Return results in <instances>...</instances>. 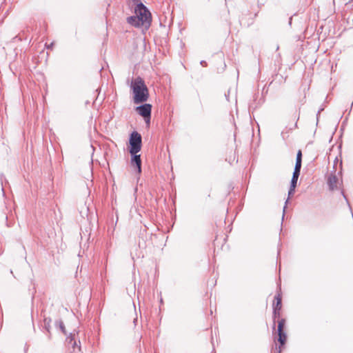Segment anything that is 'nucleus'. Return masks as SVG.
<instances>
[{"mask_svg":"<svg viewBox=\"0 0 353 353\" xmlns=\"http://www.w3.org/2000/svg\"><path fill=\"white\" fill-rule=\"evenodd\" d=\"M135 15L127 18V22L134 26L148 27L151 23V14L147 8L142 3H139L134 10Z\"/></svg>","mask_w":353,"mask_h":353,"instance_id":"obj_1","label":"nucleus"},{"mask_svg":"<svg viewBox=\"0 0 353 353\" xmlns=\"http://www.w3.org/2000/svg\"><path fill=\"white\" fill-rule=\"evenodd\" d=\"M130 87L133 91L134 103H141L148 100L149 97L148 89L142 78L138 77L132 80Z\"/></svg>","mask_w":353,"mask_h":353,"instance_id":"obj_2","label":"nucleus"},{"mask_svg":"<svg viewBox=\"0 0 353 353\" xmlns=\"http://www.w3.org/2000/svg\"><path fill=\"white\" fill-rule=\"evenodd\" d=\"M130 153L131 154H137L141 149L142 138L139 133L133 132L130 137Z\"/></svg>","mask_w":353,"mask_h":353,"instance_id":"obj_3","label":"nucleus"},{"mask_svg":"<svg viewBox=\"0 0 353 353\" xmlns=\"http://www.w3.org/2000/svg\"><path fill=\"white\" fill-rule=\"evenodd\" d=\"M136 110L139 114L144 118L145 123L149 125L151 117L152 105L149 103H145L137 107Z\"/></svg>","mask_w":353,"mask_h":353,"instance_id":"obj_4","label":"nucleus"},{"mask_svg":"<svg viewBox=\"0 0 353 353\" xmlns=\"http://www.w3.org/2000/svg\"><path fill=\"white\" fill-rule=\"evenodd\" d=\"M327 185L330 190L339 188V181L335 173H331L327 178Z\"/></svg>","mask_w":353,"mask_h":353,"instance_id":"obj_5","label":"nucleus"},{"mask_svg":"<svg viewBox=\"0 0 353 353\" xmlns=\"http://www.w3.org/2000/svg\"><path fill=\"white\" fill-rule=\"evenodd\" d=\"M131 163L133 166H136L138 173L141 172V160L140 155L137 154H132Z\"/></svg>","mask_w":353,"mask_h":353,"instance_id":"obj_6","label":"nucleus"},{"mask_svg":"<svg viewBox=\"0 0 353 353\" xmlns=\"http://www.w3.org/2000/svg\"><path fill=\"white\" fill-rule=\"evenodd\" d=\"M282 298L281 294L278 292L277 294L274 296V302L273 303V310H281L282 306Z\"/></svg>","mask_w":353,"mask_h":353,"instance_id":"obj_7","label":"nucleus"},{"mask_svg":"<svg viewBox=\"0 0 353 353\" xmlns=\"http://www.w3.org/2000/svg\"><path fill=\"white\" fill-rule=\"evenodd\" d=\"M301 163H302V152L301 150H299L296 154V164L294 167V172H301Z\"/></svg>","mask_w":353,"mask_h":353,"instance_id":"obj_8","label":"nucleus"},{"mask_svg":"<svg viewBox=\"0 0 353 353\" xmlns=\"http://www.w3.org/2000/svg\"><path fill=\"white\" fill-rule=\"evenodd\" d=\"M299 175H300V172H296L294 171L293 172L292 177L291 179V183H290V187H292V188H296Z\"/></svg>","mask_w":353,"mask_h":353,"instance_id":"obj_9","label":"nucleus"},{"mask_svg":"<svg viewBox=\"0 0 353 353\" xmlns=\"http://www.w3.org/2000/svg\"><path fill=\"white\" fill-rule=\"evenodd\" d=\"M287 339L286 334L282 330L281 332H278V341L280 343L281 346L285 343Z\"/></svg>","mask_w":353,"mask_h":353,"instance_id":"obj_10","label":"nucleus"},{"mask_svg":"<svg viewBox=\"0 0 353 353\" xmlns=\"http://www.w3.org/2000/svg\"><path fill=\"white\" fill-rule=\"evenodd\" d=\"M55 326L57 327H59L60 329V330L64 334H66V332H65V325H64V323L63 322L61 321V320H59V321H57L56 323H55Z\"/></svg>","mask_w":353,"mask_h":353,"instance_id":"obj_11","label":"nucleus"},{"mask_svg":"<svg viewBox=\"0 0 353 353\" xmlns=\"http://www.w3.org/2000/svg\"><path fill=\"white\" fill-rule=\"evenodd\" d=\"M285 323V320L284 319H281L279 320L277 332H281L282 330H283Z\"/></svg>","mask_w":353,"mask_h":353,"instance_id":"obj_12","label":"nucleus"},{"mask_svg":"<svg viewBox=\"0 0 353 353\" xmlns=\"http://www.w3.org/2000/svg\"><path fill=\"white\" fill-rule=\"evenodd\" d=\"M281 310H274L273 312V319H274V329H275V321L276 319H280L281 316Z\"/></svg>","mask_w":353,"mask_h":353,"instance_id":"obj_13","label":"nucleus"},{"mask_svg":"<svg viewBox=\"0 0 353 353\" xmlns=\"http://www.w3.org/2000/svg\"><path fill=\"white\" fill-rule=\"evenodd\" d=\"M50 323L51 319H44V325L45 328L49 332V329L50 328Z\"/></svg>","mask_w":353,"mask_h":353,"instance_id":"obj_14","label":"nucleus"},{"mask_svg":"<svg viewBox=\"0 0 353 353\" xmlns=\"http://www.w3.org/2000/svg\"><path fill=\"white\" fill-rule=\"evenodd\" d=\"M68 339H69V343L72 344V347L74 348V350H75V346L77 345V343L75 341H74V339L72 338V334L70 335V336L69 338H68Z\"/></svg>","mask_w":353,"mask_h":353,"instance_id":"obj_15","label":"nucleus"},{"mask_svg":"<svg viewBox=\"0 0 353 353\" xmlns=\"http://www.w3.org/2000/svg\"><path fill=\"white\" fill-rule=\"evenodd\" d=\"M281 346L278 347L277 345H275V347L272 350V353H281Z\"/></svg>","mask_w":353,"mask_h":353,"instance_id":"obj_16","label":"nucleus"},{"mask_svg":"<svg viewBox=\"0 0 353 353\" xmlns=\"http://www.w3.org/2000/svg\"><path fill=\"white\" fill-rule=\"evenodd\" d=\"M295 188H292V187L290 188V190L288 191V196H290L294 193Z\"/></svg>","mask_w":353,"mask_h":353,"instance_id":"obj_17","label":"nucleus"},{"mask_svg":"<svg viewBox=\"0 0 353 353\" xmlns=\"http://www.w3.org/2000/svg\"><path fill=\"white\" fill-rule=\"evenodd\" d=\"M200 63L203 67H205L207 65V63L205 61H201Z\"/></svg>","mask_w":353,"mask_h":353,"instance_id":"obj_18","label":"nucleus"},{"mask_svg":"<svg viewBox=\"0 0 353 353\" xmlns=\"http://www.w3.org/2000/svg\"><path fill=\"white\" fill-rule=\"evenodd\" d=\"M52 46H53V43H52L49 46H48V48H51Z\"/></svg>","mask_w":353,"mask_h":353,"instance_id":"obj_19","label":"nucleus"},{"mask_svg":"<svg viewBox=\"0 0 353 353\" xmlns=\"http://www.w3.org/2000/svg\"><path fill=\"white\" fill-rule=\"evenodd\" d=\"M285 208H286V206H284V207H283V213L285 212ZM283 216H284V214H283Z\"/></svg>","mask_w":353,"mask_h":353,"instance_id":"obj_20","label":"nucleus"},{"mask_svg":"<svg viewBox=\"0 0 353 353\" xmlns=\"http://www.w3.org/2000/svg\"><path fill=\"white\" fill-rule=\"evenodd\" d=\"M319 114H320V110L318 112V113L316 114L317 118L319 117Z\"/></svg>","mask_w":353,"mask_h":353,"instance_id":"obj_21","label":"nucleus"},{"mask_svg":"<svg viewBox=\"0 0 353 353\" xmlns=\"http://www.w3.org/2000/svg\"><path fill=\"white\" fill-rule=\"evenodd\" d=\"M288 199L286 200L285 205L288 203Z\"/></svg>","mask_w":353,"mask_h":353,"instance_id":"obj_22","label":"nucleus"}]
</instances>
